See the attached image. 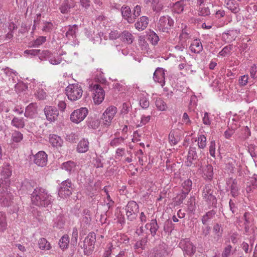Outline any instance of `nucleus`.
<instances>
[{"label": "nucleus", "instance_id": "nucleus-22", "mask_svg": "<svg viewBox=\"0 0 257 257\" xmlns=\"http://www.w3.org/2000/svg\"><path fill=\"white\" fill-rule=\"evenodd\" d=\"M190 50L194 53H199L203 50V46L200 39L194 40L190 46Z\"/></svg>", "mask_w": 257, "mask_h": 257}, {"label": "nucleus", "instance_id": "nucleus-13", "mask_svg": "<svg viewBox=\"0 0 257 257\" xmlns=\"http://www.w3.org/2000/svg\"><path fill=\"white\" fill-rule=\"evenodd\" d=\"M168 248L166 243H160L154 248L151 257H167L169 255Z\"/></svg>", "mask_w": 257, "mask_h": 257}, {"label": "nucleus", "instance_id": "nucleus-48", "mask_svg": "<svg viewBox=\"0 0 257 257\" xmlns=\"http://www.w3.org/2000/svg\"><path fill=\"white\" fill-rule=\"evenodd\" d=\"M46 41V37L44 36H40L36 40L32 42L31 47H38Z\"/></svg>", "mask_w": 257, "mask_h": 257}, {"label": "nucleus", "instance_id": "nucleus-60", "mask_svg": "<svg viewBox=\"0 0 257 257\" xmlns=\"http://www.w3.org/2000/svg\"><path fill=\"white\" fill-rule=\"evenodd\" d=\"M216 144L214 140H212L210 142V145L209 147V151L210 155L212 157L215 158V149H216Z\"/></svg>", "mask_w": 257, "mask_h": 257}, {"label": "nucleus", "instance_id": "nucleus-42", "mask_svg": "<svg viewBox=\"0 0 257 257\" xmlns=\"http://www.w3.org/2000/svg\"><path fill=\"white\" fill-rule=\"evenodd\" d=\"M147 236L146 235L144 237H143L140 240L138 241L134 245L135 249L141 248L142 249H144L147 242Z\"/></svg>", "mask_w": 257, "mask_h": 257}, {"label": "nucleus", "instance_id": "nucleus-8", "mask_svg": "<svg viewBox=\"0 0 257 257\" xmlns=\"http://www.w3.org/2000/svg\"><path fill=\"white\" fill-rule=\"evenodd\" d=\"M214 190L210 185H206L202 190V197L203 199L209 204L216 205L217 199L213 195Z\"/></svg>", "mask_w": 257, "mask_h": 257}, {"label": "nucleus", "instance_id": "nucleus-57", "mask_svg": "<svg viewBox=\"0 0 257 257\" xmlns=\"http://www.w3.org/2000/svg\"><path fill=\"white\" fill-rule=\"evenodd\" d=\"M140 106L144 109L147 108L150 105V102L148 98L146 96H143L140 100Z\"/></svg>", "mask_w": 257, "mask_h": 257}, {"label": "nucleus", "instance_id": "nucleus-6", "mask_svg": "<svg viewBox=\"0 0 257 257\" xmlns=\"http://www.w3.org/2000/svg\"><path fill=\"white\" fill-rule=\"evenodd\" d=\"M8 186L2 185V190L0 192V205L6 207L11 205L13 196L10 189Z\"/></svg>", "mask_w": 257, "mask_h": 257}, {"label": "nucleus", "instance_id": "nucleus-51", "mask_svg": "<svg viewBox=\"0 0 257 257\" xmlns=\"http://www.w3.org/2000/svg\"><path fill=\"white\" fill-rule=\"evenodd\" d=\"M64 223L65 221L63 219V217L62 216H58L55 220L54 226L60 229L63 227Z\"/></svg>", "mask_w": 257, "mask_h": 257}, {"label": "nucleus", "instance_id": "nucleus-61", "mask_svg": "<svg viewBox=\"0 0 257 257\" xmlns=\"http://www.w3.org/2000/svg\"><path fill=\"white\" fill-rule=\"evenodd\" d=\"M36 97L39 99H44L46 98V92L43 89L39 88L35 93Z\"/></svg>", "mask_w": 257, "mask_h": 257}, {"label": "nucleus", "instance_id": "nucleus-35", "mask_svg": "<svg viewBox=\"0 0 257 257\" xmlns=\"http://www.w3.org/2000/svg\"><path fill=\"white\" fill-rule=\"evenodd\" d=\"M23 139V135L18 131L12 133L11 141L13 143H20Z\"/></svg>", "mask_w": 257, "mask_h": 257}, {"label": "nucleus", "instance_id": "nucleus-15", "mask_svg": "<svg viewBox=\"0 0 257 257\" xmlns=\"http://www.w3.org/2000/svg\"><path fill=\"white\" fill-rule=\"evenodd\" d=\"M165 70L162 68L158 67L154 73L153 79L155 82L159 83L163 87L165 85Z\"/></svg>", "mask_w": 257, "mask_h": 257}, {"label": "nucleus", "instance_id": "nucleus-30", "mask_svg": "<svg viewBox=\"0 0 257 257\" xmlns=\"http://www.w3.org/2000/svg\"><path fill=\"white\" fill-rule=\"evenodd\" d=\"M76 166V163L74 162L69 161L62 164V168L71 174L75 171Z\"/></svg>", "mask_w": 257, "mask_h": 257}, {"label": "nucleus", "instance_id": "nucleus-32", "mask_svg": "<svg viewBox=\"0 0 257 257\" xmlns=\"http://www.w3.org/2000/svg\"><path fill=\"white\" fill-rule=\"evenodd\" d=\"M216 213V211L214 210L207 212L206 214L202 217V223L204 225H206L207 223L215 216Z\"/></svg>", "mask_w": 257, "mask_h": 257}, {"label": "nucleus", "instance_id": "nucleus-59", "mask_svg": "<svg viewBox=\"0 0 257 257\" xmlns=\"http://www.w3.org/2000/svg\"><path fill=\"white\" fill-rule=\"evenodd\" d=\"M198 14L202 16H207L210 14V10L207 7L200 8L198 10Z\"/></svg>", "mask_w": 257, "mask_h": 257}, {"label": "nucleus", "instance_id": "nucleus-54", "mask_svg": "<svg viewBox=\"0 0 257 257\" xmlns=\"http://www.w3.org/2000/svg\"><path fill=\"white\" fill-rule=\"evenodd\" d=\"M213 232L215 233L217 236L216 241L222 236V229L221 225L218 224H216L213 226Z\"/></svg>", "mask_w": 257, "mask_h": 257}, {"label": "nucleus", "instance_id": "nucleus-4", "mask_svg": "<svg viewBox=\"0 0 257 257\" xmlns=\"http://www.w3.org/2000/svg\"><path fill=\"white\" fill-rule=\"evenodd\" d=\"M73 191V184L69 179L63 181L58 189V195L60 197L66 198L69 197Z\"/></svg>", "mask_w": 257, "mask_h": 257}, {"label": "nucleus", "instance_id": "nucleus-43", "mask_svg": "<svg viewBox=\"0 0 257 257\" xmlns=\"http://www.w3.org/2000/svg\"><path fill=\"white\" fill-rule=\"evenodd\" d=\"M190 38L191 35H190L189 31L187 29H183L179 36L180 40L182 42L185 43L186 41Z\"/></svg>", "mask_w": 257, "mask_h": 257}, {"label": "nucleus", "instance_id": "nucleus-11", "mask_svg": "<svg viewBox=\"0 0 257 257\" xmlns=\"http://www.w3.org/2000/svg\"><path fill=\"white\" fill-rule=\"evenodd\" d=\"M12 167L8 164H5L1 172V178L0 179V187L2 185L8 186L10 184L9 178L12 175Z\"/></svg>", "mask_w": 257, "mask_h": 257}, {"label": "nucleus", "instance_id": "nucleus-44", "mask_svg": "<svg viewBox=\"0 0 257 257\" xmlns=\"http://www.w3.org/2000/svg\"><path fill=\"white\" fill-rule=\"evenodd\" d=\"M230 190V193L232 197H236L238 196V187L237 185L236 182L234 180L232 182V184L229 187Z\"/></svg>", "mask_w": 257, "mask_h": 257}, {"label": "nucleus", "instance_id": "nucleus-10", "mask_svg": "<svg viewBox=\"0 0 257 257\" xmlns=\"http://www.w3.org/2000/svg\"><path fill=\"white\" fill-rule=\"evenodd\" d=\"M88 113V110L86 107H81L74 110L70 115V120L73 122L78 123L83 121Z\"/></svg>", "mask_w": 257, "mask_h": 257}, {"label": "nucleus", "instance_id": "nucleus-20", "mask_svg": "<svg viewBox=\"0 0 257 257\" xmlns=\"http://www.w3.org/2000/svg\"><path fill=\"white\" fill-rule=\"evenodd\" d=\"M145 227L149 229L152 236H155L159 226L156 219H153L149 223H147Z\"/></svg>", "mask_w": 257, "mask_h": 257}, {"label": "nucleus", "instance_id": "nucleus-49", "mask_svg": "<svg viewBox=\"0 0 257 257\" xmlns=\"http://www.w3.org/2000/svg\"><path fill=\"white\" fill-rule=\"evenodd\" d=\"M124 139L122 137L114 138L112 139L109 145L112 147H116L123 143Z\"/></svg>", "mask_w": 257, "mask_h": 257}, {"label": "nucleus", "instance_id": "nucleus-3", "mask_svg": "<svg viewBox=\"0 0 257 257\" xmlns=\"http://www.w3.org/2000/svg\"><path fill=\"white\" fill-rule=\"evenodd\" d=\"M174 20L169 16H161L157 24V28L159 31L168 33L174 25Z\"/></svg>", "mask_w": 257, "mask_h": 257}, {"label": "nucleus", "instance_id": "nucleus-47", "mask_svg": "<svg viewBox=\"0 0 257 257\" xmlns=\"http://www.w3.org/2000/svg\"><path fill=\"white\" fill-rule=\"evenodd\" d=\"M184 6L185 4L184 0H181L176 2L174 5V10L175 12L178 14L182 13L183 11Z\"/></svg>", "mask_w": 257, "mask_h": 257}, {"label": "nucleus", "instance_id": "nucleus-24", "mask_svg": "<svg viewBox=\"0 0 257 257\" xmlns=\"http://www.w3.org/2000/svg\"><path fill=\"white\" fill-rule=\"evenodd\" d=\"M78 30V25H69L68 26V29L65 33V37L68 40H73L76 37V33Z\"/></svg>", "mask_w": 257, "mask_h": 257}, {"label": "nucleus", "instance_id": "nucleus-52", "mask_svg": "<svg viewBox=\"0 0 257 257\" xmlns=\"http://www.w3.org/2000/svg\"><path fill=\"white\" fill-rule=\"evenodd\" d=\"M113 117H111L110 116L105 115V114L103 113L101 119H102V123L103 125L105 127L109 126L112 120Z\"/></svg>", "mask_w": 257, "mask_h": 257}, {"label": "nucleus", "instance_id": "nucleus-1", "mask_svg": "<svg viewBox=\"0 0 257 257\" xmlns=\"http://www.w3.org/2000/svg\"><path fill=\"white\" fill-rule=\"evenodd\" d=\"M31 198L33 204L44 207L51 205L54 200L48 191L42 187L35 188L31 194Z\"/></svg>", "mask_w": 257, "mask_h": 257}, {"label": "nucleus", "instance_id": "nucleus-55", "mask_svg": "<svg viewBox=\"0 0 257 257\" xmlns=\"http://www.w3.org/2000/svg\"><path fill=\"white\" fill-rule=\"evenodd\" d=\"M100 122L97 119H91L88 122V126L92 129H96L98 127Z\"/></svg>", "mask_w": 257, "mask_h": 257}, {"label": "nucleus", "instance_id": "nucleus-12", "mask_svg": "<svg viewBox=\"0 0 257 257\" xmlns=\"http://www.w3.org/2000/svg\"><path fill=\"white\" fill-rule=\"evenodd\" d=\"M92 90L93 91V99L95 104H100L104 99L105 92L99 84L94 85Z\"/></svg>", "mask_w": 257, "mask_h": 257}, {"label": "nucleus", "instance_id": "nucleus-25", "mask_svg": "<svg viewBox=\"0 0 257 257\" xmlns=\"http://www.w3.org/2000/svg\"><path fill=\"white\" fill-rule=\"evenodd\" d=\"M89 142L87 139H83L80 140L77 145V150L79 153H84L89 149Z\"/></svg>", "mask_w": 257, "mask_h": 257}, {"label": "nucleus", "instance_id": "nucleus-56", "mask_svg": "<svg viewBox=\"0 0 257 257\" xmlns=\"http://www.w3.org/2000/svg\"><path fill=\"white\" fill-rule=\"evenodd\" d=\"M187 205L188 206V209L190 212H193L195 210V198L194 197H191L187 201Z\"/></svg>", "mask_w": 257, "mask_h": 257}, {"label": "nucleus", "instance_id": "nucleus-64", "mask_svg": "<svg viewBox=\"0 0 257 257\" xmlns=\"http://www.w3.org/2000/svg\"><path fill=\"white\" fill-rule=\"evenodd\" d=\"M173 224L172 222L170 220H167L166 221L165 225H164V231L165 232H171L172 230L173 229Z\"/></svg>", "mask_w": 257, "mask_h": 257}, {"label": "nucleus", "instance_id": "nucleus-46", "mask_svg": "<svg viewBox=\"0 0 257 257\" xmlns=\"http://www.w3.org/2000/svg\"><path fill=\"white\" fill-rule=\"evenodd\" d=\"M117 108L115 106H110L106 108L103 113L105 114V115H108L114 117L117 112Z\"/></svg>", "mask_w": 257, "mask_h": 257}, {"label": "nucleus", "instance_id": "nucleus-41", "mask_svg": "<svg viewBox=\"0 0 257 257\" xmlns=\"http://www.w3.org/2000/svg\"><path fill=\"white\" fill-rule=\"evenodd\" d=\"M180 140V138L173 131H171L169 135V141L171 145H176Z\"/></svg>", "mask_w": 257, "mask_h": 257}, {"label": "nucleus", "instance_id": "nucleus-31", "mask_svg": "<svg viewBox=\"0 0 257 257\" xmlns=\"http://www.w3.org/2000/svg\"><path fill=\"white\" fill-rule=\"evenodd\" d=\"M7 226L6 215L5 213L0 212V232H5L7 229Z\"/></svg>", "mask_w": 257, "mask_h": 257}, {"label": "nucleus", "instance_id": "nucleus-38", "mask_svg": "<svg viewBox=\"0 0 257 257\" xmlns=\"http://www.w3.org/2000/svg\"><path fill=\"white\" fill-rule=\"evenodd\" d=\"M69 242V238L67 235H63L59 240V246L62 249L68 248Z\"/></svg>", "mask_w": 257, "mask_h": 257}, {"label": "nucleus", "instance_id": "nucleus-34", "mask_svg": "<svg viewBox=\"0 0 257 257\" xmlns=\"http://www.w3.org/2000/svg\"><path fill=\"white\" fill-rule=\"evenodd\" d=\"M39 248L42 250H49L51 248L50 243L45 238H41L38 240Z\"/></svg>", "mask_w": 257, "mask_h": 257}, {"label": "nucleus", "instance_id": "nucleus-2", "mask_svg": "<svg viewBox=\"0 0 257 257\" xmlns=\"http://www.w3.org/2000/svg\"><path fill=\"white\" fill-rule=\"evenodd\" d=\"M66 91L68 98L72 101L79 99L83 94L82 88L78 84H69L66 87Z\"/></svg>", "mask_w": 257, "mask_h": 257}, {"label": "nucleus", "instance_id": "nucleus-14", "mask_svg": "<svg viewBox=\"0 0 257 257\" xmlns=\"http://www.w3.org/2000/svg\"><path fill=\"white\" fill-rule=\"evenodd\" d=\"M44 112L48 120L55 121L58 116L59 112L56 108L47 106L44 108Z\"/></svg>", "mask_w": 257, "mask_h": 257}, {"label": "nucleus", "instance_id": "nucleus-7", "mask_svg": "<svg viewBox=\"0 0 257 257\" xmlns=\"http://www.w3.org/2000/svg\"><path fill=\"white\" fill-rule=\"evenodd\" d=\"M96 241V234L93 232L89 233L85 237L83 246L81 247L84 249V253L86 255L89 254L94 248Z\"/></svg>", "mask_w": 257, "mask_h": 257}, {"label": "nucleus", "instance_id": "nucleus-62", "mask_svg": "<svg viewBox=\"0 0 257 257\" xmlns=\"http://www.w3.org/2000/svg\"><path fill=\"white\" fill-rule=\"evenodd\" d=\"M121 34H120L117 30L111 31L109 34V38L110 40H116L118 38H120Z\"/></svg>", "mask_w": 257, "mask_h": 257}, {"label": "nucleus", "instance_id": "nucleus-5", "mask_svg": "<svg viewBox=\"0 0 257 257\" xmlns=\"http://www.w3.org/2000/svg\"><path fill=\"white\" fill-rule=\"evenodd\" d=\"M124 210L127 219L130 221H134L137 218L139 207L135 201H131L125 206Z\"/></svg>", "mask_w": 257, "mask_h": 257}, {"label": "nucleus", "instance_id": "nucleus-28", "mask_svg": "<svg viewBox=\"0 0 257 257\" xmlns=\"http://www.w3.org/2000/svg\"><path fill=\"white\" fill-rule=\"evenodd\" d=\"M227 8L234 14H237L240 11L239 4L235 0H228L226 3Z\"/></svg>", "mask_w": 257, "mask_h": 257}, {"label": "nucleus", "instance_id": "nucleus-33", "mask_svg": "<svg viewBox=\"0 0 257 257\" xmlns=\"http://www.w3.org/2000/svg\"><path fill=\"white\" fill-rule=\"evenodd\" d=\"M73 7V5L69 4L68 1H65L60 6L59 10L61 13L67 14L70 12V9Z\"/></svg>", "mask_w": 257, "mask_h": 257}, {"label": "nucleus", "instance_id": "nucleus-53", "mask_svg": "<svg viewBox=\"0 0 257 257\" xmlns=\"http://www.w3.org/2000/svg\"><path fill=\"white\" fill-rule=\"evenodd\" d=\"M78 236V229L76 227L72 229V233L71 237V243L73 245H76L77 242V239Z\"/></svg>", "mask_w": 257, "mask_h": 257}, {"label": "nucleus", "instance_id": "nucleus-40", "mask_svg": "<svg viewBox=\"0 0 257 257\" xmlns=\"http://www.w3.org/2000/svg\"><path fill=\"white\" fill-rule=\"evenodd\" d=\"M148 40L154 45L157 44L159 41V36L154 31H150L148 35Z\"/></svg>", "mask_w": 257, "mask_h": 257}, {"label": "nucleus", "instance_id": "nucleus-9", "mask_svg": "<svg viewBox=\"0 0 257 257\" xmlns=\"http://www.w3.org/2000/svg\"><path fill=\"white\" fill-rule=\"evenodd\" d=\"M179 246L183 251L185 254L190 256L193 255L196 252V247L191 242L189 238L182 239L179 242Z\"/></svg>", "mask_w": 257, "mask_h": 257}, {"label": "nucleus", "instance_id": "nucleus-18", "mask_svg": "<svg viewBox=\"0 0 257 257\" xmlns=\"http://www.w3.org/2000/svg\"><path fill=\"white\" fill-rule=\"evenodd\" d=\"M38 106L36 103H31L25 109L24 115L29 118H33L37 115Z\"/></svg>", "mask_w": 257, "mask_h": 257}, {"label": "nucleus", "instance_id": "nucleus-27", "mask_svg": "<svg viewBox=\"0 0 257 257\" xmlns=\"http://www.w3.org/2000/svg\"><path fill=\"white\" fill-rule=\"evenodd\" d=\"M49 142L52 146L55 147H61L63 144V140L61 138L54 134L50 135Z\"/></svg>", "mask_w": 257, "mask_h": 257}, {"label": "nucleus", "instance_id": "nucleus-39", "mask_svg": "<svg viewBox=\"0 0 257 257\" xmlns=\"http://www.w3.org/2000/svg\"><path fill=\"white\" fill-rule=\"evenodd\" d=\"M152 7L153 11L156 13L160 12L164 8L163 3L157 0H153V1L152 2Z\"/></svg>", "mask_w": 257, "mask_h": 257}, {"label": "nucleus", "instance_id": "nucleus-63", "mask_svg": "<svg viewBox=\"0 0 257 257\" xmlns=\"http://www.w3.org/2000/svg\"><path fill=\"white\" fill-rule=\"evenodd\" d=\"M187 192H185V191H182V193L177 196V200L176 201V203L177 204H181L183 203V200L186 198L187 195Z\"/></svg>", "mask_w": 257, "mask_h": 257}, {"label": "nucleus", "instance_id": "nucleus-23", "mask_svg": "<svg viewBox=\"0 0 257 257\" xmlns=\"http://www.w3.org/2000/svg\"><path fill=\"white\" fill-rule=\"evenodd\" d=\"M135 40L134 35L128 31H124L121 33L120 40L127 44H132Z\"/></svg>", "mask_w": 257, "mask_h": 257}, {"label": "nucleus", "instance_id": "nucleus-16", "mask_svg": "<svg viewBox=\"0 0 257 257\" xmlns=\"http://www.w3.org/2000/svg\"><path fill=\"white\" fill-rule=\"evenodd\" d=\"M34 162L38 166H45L47 162V155L44 151H40L34 156Z\"/></svg>", "mask_w": 257, "mask_h": 257}, {"label": "nucleus", "instance_id": "nucleus-17", "mask_svg": "<svg viewBox=\"0 0 257 257\" xmlns=\"http://www.w3.org/2000/svg\"><path fill=\"white\" fill-rule=\"evenodd\" d=\"M203 154L201 151H200V153L198 154L196 148L195 147H190L187 156L188 161L187 162V166H190L192 164V161L193 160H196L198 159L199 157L201 158Z\"/></svg>", "mask_w": 257, "mask_h": 257}, {"label": "nucleus", "instance_id": "nucleus-50", "mask_svg": "<svg viewBox=\"0 0 257 257\" xmlns=\"http://www.w3.org/2000/svg\"><path fill=\"white\" fill-rule=\"evenodd\" d=\"M192 181L189 179L185 180L182 184V186L184 190L182 191H185L188 193L192 189Z\"/></svg>", "mask_w": 257, "mask_h": 257}, {"label": "nucleus", "instance_id": "nucleus-29", "mask_svg": "<svg viewBox=\"0 0 257 257\" xmlns=\"http://www.w3.org/2000/svg\"><path fill=\"white\" fill-rule=\"evenodd\" d=\"M11 125L18 129L24 128L25 126L24 118L15 116L12 120Z\"/></svg>", "mask_w": 257, "mask_h": 257}, {"label": "nucleus", "instance_id": "nucleus-45", "mask_svg": "<svg viewBox=\"0 0 257 257\" xmlns=\"http://www.w3.org/2000/svg\"><path fill=\"white\" fill-rule=\"evenodd\" d=\"M206 138L203 135H200L197 139L198 146L199 149H203L206 146Z\"/></svg>", "mask_w": 257, "mask_h": 257}, {"label": "nucleus", "instance_id": "nucleus-37", "mask_svg": "<svg viewBox=\"0 0 257 257\" xmlns=\"http://www.w3.org/2000/svg\"><path fill=\"white\" fill-rule=\"evenodd\" d=\"M225 25V22L223 21H220L219 22H217V21H214L212 22V25H206V23H203L202 24V27L203 29H210L212 27V26H214L217 28H220L223 27Z\"/></svg>", "mask_w": 257, "mask_h": 257}, {"label": "nucleus", "instance_id": "nucleus-58", "mask_svg": "<svg viewBox=\"0 0 257 257\" xmlns=\"http://www.w3.org/2000/svg\"><path fill=\"white\" fill-rule=\"evenodd\" d=\"M15 91L17 93L25 91L27 89V87L22 82L17 83L15 85Z\"/></svg>", "mask_w": 257, "mask_h": 257}, {"label": "nucleus", "instance_id": "nucleus-36", "mask_svg": "<svg viewBox=\"0 0 257 257\" xmlns=\"http://www.w3.org/2000/svg\"><path fill=\"white\" fill-rule=\"evenodd\" d=\"M155 104L157 109L160 111H165L167 108L166 103L161 98H157L156 99Z\"/></svg>", "mask_w": 257, "mask_h": 257}, {"label": "nucleus", "instance_id": "nucleus-19", "mask_svg": "<svg viewBox=\"0 0 257 257\" xmlns=\"http://www.w3.org/2000/svg\"><path fill=\"white\" fill-rule=\"evenodd\" d=\"M121 12L123 18L128 23L131 24L134 22V18L133 17V14L129 7L123 6L121 8Z\"/></svg>", "mask_w": 257, "mask_h": 257}, {"label": "nucleus", "instance_id": "nucleus-21", "mask_svg": "<svg viewBox=\"0 0 257 257\" xmlns=\"http://www.w3.org/2000/svg\"><path fill=\"white\" fill-rule=\"evenodd\" d=\"M149 24V19L147 17L142 16L139 21L135 24V27L138 31L144 30L148 26Z\"/></svg>", "mask_w": 257, "mask_h": 257}, {"label": "nucleus", "instance_id": "nucleus-26", "mask_svg": "<svg viewBox=\"0 0 257 257\" xmlns=\"http://www.w3.org/2000/svg\"><path fill=\"white\" fill-rule=\"evenodd\" d=\"M203 176L209 180H212L213 177V169L211 165L207 164L202 169Z\"/></svg>", "mask_w": 257, "mask_h": 257}]
</instances>
